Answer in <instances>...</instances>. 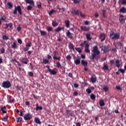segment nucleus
Masks as SVG:
<instances>
[{
  "label": "nucleus",
  "mask_w": 126,
  "mask_h": 126,
  "mask_svg": "<svg viewBox=\"0 0 126 126\" xmlns=\"http://www.w3.org/2000/svg\"><path fill=\"white\" fill-rule=\"evenodd\" d=\"M93 54L92 56H90V60L92 61L94 60H100V51L98 50V46H94L93 47V50L92 51Z\"/></svg>",
  "instance_id": "obj_1"
},
{
  "label": "nucleus",
  "mask_w": 126,
  "mask_h": 126,
  "mask_svg": "<svg viewBox=\"0 0 126 126\" xmlns=\"http://www.w3.org/2000/svg\"><path fill=\"white\" fill-rule=\"evenodd\" d=\"M110 37L112 40H119L120 37V33H115V32L111 31L110 33Z\"/></svg>",
  "instance_id": "obj_2"
},
{
  "label": "nucleus",
  "mask_w": 126,
  "mask_h": 126,
  "mask_svg": "<svg viewBox=\"0 0 126 126\" xmlns=\"http://www.w3.org/2000/svg\"><path fill=\"white\" fill-rule=\"evenodd\" d=\"M2 86L3 88H5L6 89H8L11 87V84L9 81H3L2 83Z\"/></svg>",
  "instance_id": "obj_3"
},
{
  "label": "nucleus",
  "mask_w": 126,
  "mask_h": 126,
  "mask_svg": "<svg viewBox=\"0 0 126 126\" xmlns=\"http://www.w3.org/2000/svg\"><path fill=\"white\" fill-rule=\"evenodd\" d=\"M17 11L19 12L20 15H22V12L21 11V7L18 5L17 6H15L14 10L13 12L14 14H17Z\"/></svg>",
  "instance_id": "obj_4"
},
{
  "label": "nucleus",
  "mask_w": 126,
  "mask_h": 126,
  "mask_svg": "<svg viewBox=\"0 0 126 126\" xmlns=\"http://www.w3.org/2000/svg\"><path fill=\"white\" fill-rule=\"evenodd\" d=\"M54 56L53 60H56L57 61H61V56H59V52L57 51H54L53 52Z\"/></svg>",
  "instance_id": "obj_5"
},
{
  "label": "nucleus",
  "mask_w": 126,
  "mask_h": 126,
  "mask_svg": "<svg viewBox=\"0 0 126 126\" xmlns=\"http://www.w3.org/2000/svg\"><path fill=\"white\" fill-rule=\"evenodd\" d=\"M100 48L101 49V51H103V54H106L110 52V50H109V47L107 46H101L100 47Z\"/></svg>",
  "instance_id": "obj_6"
},
{
  "label": "nucleus",
  "mask_w": 126,
  "mask_h": 126,
  "mask_svg": "<svg viewBox=\"0 0 126 126\" xmlns=\"http://www.w3.org/2000/svg\"><path fill=\"white\" fill-rule=\"evenodd\" d=\"M48 71L50 75H56L58 72V69L56 68L53 69H50Z\"/></svg>",
  "instance_id": "obj_7"
},
{
  "label": "nucleus",
  "mask_w": 126,
  "mask_h": 126,
  "mask_svg": "<svg viewBox=\"0 0 126 126\" xmlns=\"http://www.w3.org/2000/svg\"><path fill=\"white\" fill-rule=\"evenodd\" d=\"M114 45L116 49H122V46H123L122 42H115Z\"/></svg>",
  "instance_id": "obj_8"
},
{
  "label": "nucleus",
  "mask_w": 126,
  "mask_h": 126,
  "mask_svg": "<svg viewBox=\"0 0 126 126\" xmlns=\"http://www.w3.org/2000/svg\"><path fill=\"white\" fill-rule=\"evenodd\" d=\"M32 118V116H31V115L29 113L25 114L24 116V119L25 120V121H30Z\"/></svg>",
  "instance_id": "obj_9"
},
{
  "label": "nucleus",
  "mask_w": 126,
  "mask_h": 126,
  "mask_svg": "<svg viewBox=\"0 0 126 126\" xmlns=\"http://www.w3.org/2000/svg\"><path fill=\"white\" fill-rule=\"evenodd\" d=\"M119 21L121 24H125L126 23V19H125V17L123 15H120L119 18Z\"/></svg>",
  "instance_id": "obj_10"
},
{
  "label": "nucleus",
  "mask_w": 126,
  "mask_h": 126,
  "mask_svg": "<svg viewBox=\"0 0 126 126\" xmlns=\"http://www.w3.org/2000/svg\"><path fill=\"white\" fill-rule=\"evenodd\" d=\"M71 13L73 15L79 16V14L80 13V10L79 9L74 10L73 11H71Z\"/></svg>",
  "instance_id": "obj_11"
},
{
  "label": "nucleus",
  "mask_w": 126,
  "mask_h": 126,
  "mask_svg": "<svg viewBox=\"0 0 126 126\" xmlns=\"http://www.w3.org/2000/svg\"><path fill=\"white\" fill-rule=\"evenodd\" d=\"M80 60H81V58L77 56L76 59L74 60V63H75L76 65L80 64Z\"/></svg>",
  "instance_id": "obj_12"
},
{
  "label": "nucleus",
  "mask_w": 126,
  "mask_h": 126,
  "mask_svg": "<svg viewBox=\"0 0 126 126\" xmlns=\"http://www.w3.org/2000/svg\"><path fill=\"white\" fill-rule=\"evenodd\" d=\"M66 35L68 37V38H69V39H72L73 38V36H74L73 33H71L69 30L67 31L66 32Z\"/></svg>",
  "instance_id": "obj_13"
},
{
  "label": "nucleus",
  "mask_w": 126,
  "mask_h": 126,
  "mask_svg": "<svg viewBox=\"0 0 126 126\" xmlns=\"http://www.w3.org/2000/svg\"><path fill=\"white\" fill-rule=\"evenodd\" d=\"M31 42H28L26 45V47L24 48V52H27L29 49H30V47H31Z\"/></svg>",
  "instance_id": "obj_14"
},
{
  "label": "nucleus",
  "mask_w": 126,
  "mask_h": 126,
  "mask_svg": "<svg viewBox=\"0 0 126 126\" xmlns=\"http://www.w3.org/2000/svg\"><path fill=\"white\" fill-rule=\"evenodd\" d=\"M80 29L82 31H89V30H90V28L88 27H86L85 26H81L80 27Z\"/></svg>",
  "instance_id": "obj_15"
},
{
  "label": "nucleus",
  "mask_w": 126,
  "mask_h": 126,
  "mask_svg": "<svg viewBox=\"0 0 126 126\" xmlns=\"http://www.w3.org/2000/svg\"><path fill=\"white\" fill-rule=\"evenodd\" d=\"M99 39L101 40V42L105 41V39H106V35L104 33H100L99 36Z\"/></svg>",
  "instance_id": "obj_16"
},
{
  "label": "nucleus",
  "mask_w": 126,
  "mask_h": 126,
  "mask_svg": "<svg viewBox=\"0 0 126 126\" xmlns=\"http://www.w3.org/2000/svg\"><path fill=\"white\" fill-rule=\"evenodd\" d=\"M85 52L87 54H90V50H89V43H87L85 46Z\"/></svg>",
  "instance_id": "obj_17"
},
{
  "label": "nucleus",
  "mask_w": 126,
  "mask_h": 126,
  "mask_svg": "<svg viewBox=\"0 0 126 126\" xmlns=\"http://www.w3.org/2000/svg\"><path fill=\"white\" fill-rule=\"evenodd\" d=\"M21 62L25 64H27L28 63V59L27 58H22Z\"/></svg>",
  "instance_id": "obj_18"
},
{
  "label": "nucleus",
  "mask_w": 126,
  "mask_h": 126,
  "mask_svg": "<svg viewBox=\"0 0 126 126\" xmlns=\"http://www.w3.org/2000/svg\"><path fill=\"white\" fill-rule=\"evenodd\" d=\"M35 106L36 112H38V111H42V110H43V107H42V106H39V103H36Z\"/></svg>",
  "instance_id": "obj_19"
},
{
  "label": "nucleus",
  "mask_w": 126,
  "mask_h": 126,
  "mask_svg": "<svg viewBox=\"0 0 126 126\" xmlns=\"http://www.w3.org/2000/svg\"><path fill=\"white\" fill-rule=\"evenodd\" d=\"M81 64L82 65H83L84 67H86L87 65H88V63L87 61H85L84 60L81 61Z\"/></svg>",
  "instance_id": "obj_20"
},
{
  "label": "nucleus",
  "mask_w": 126,
  "mask_h": 126,
  "mask_svg": "<svg viewBox=\"0 0 126 126\" xmlns=\"http://www.w3.org/2000/svg\"><path fill=\"white\" fill-rule=\"evenodd\" d=\"M115 63L116 67L120 68V66H121V61L119 60H117L115 62Z\"/></svg>",
  "instance_id": "obj_21"
},
{
  "label": "nucleus",
  "mask_w": 126,
  "mask_h": 126,
  "mask_svg": "<svg viewBox=\"0 0 126 126\" xmlns=\"http://www.w3.org/2000/svg\"><path fill=\"white\" fill-rule=\"evenodd\" d=\"M14 101H15V99H14V98L12 97V96H11V95H9V103H10V104H12V103H13V102H14Z\"/></svg>",
  "instance_id": "obj_22"
},
{
  "label": "nucleus",
  "mask_w": 126,
  "mask_h": 126,
  "mask_svg": "<svg viewBox=\"0 0 126 126\" xmlns=\"http://www.w3.org/2000/svg\"><path fill=\"white\" fill-rule=\"evenodd\" d=\"M0 108V111H1L2 113L3 114H6L7 112L5 111V110H6V107L4 106L3 107H1Z\"/></svg>",
  "instance_id": "obj_23"
},
{
  "label": "nucleus",
  "mask_w": 126,
  "mask_h": 126,
  "mask_svg": "<svg viewBox=\"0 0 126 126\" xmlns=\"http://www.w3.org/2000/svg\"><path fill=\"white\" fill-rule=\"evenodd\" d=\"M11 48L12 49H17V43L15 41H14L11 44Z\"/></svg>",
  "instance_id": "obj_24"
},
{
  "label": "nucleus",
  "mask_w": 126,
  "mask_h": 126,
  "mask_svg": "<svg viewBox=\"0 0 126 126\" xmlns=\"http://www.w3.org/2000/svg\"><path fill=\"white\" fill-rule=\"evenodd\" d=\"M120 12L122 13H126V8L125 7H122L120 9Z\"/></svg>",
  "instance_id": "obj_25"
},
{
  "label": "nucleus",
  "mask_w": 126,
  "mask_h": 126,
  "mask_svg": "<svg viewBox=\"0 0 126 126\" xmlns=\"http://www.w3.org/2000/svg\"><path fill=\"white\" fill-rule=\"evenodd\" d=\"M68 48L69 50L74 51V46H73V44L71 43V42H69Z\"/></svg>",
  "instance_id": "obj_26"
},
{
  "label": "nucleus",
  "mask_w": 126,
  "mask_h": 126,
  "mask_svg": "<svg viewBox=\"0 0 126 126\" xmlns=\"http://www.w3.org/2000/svg\"><path fill=\"white\" fill-rule=\"evenodd\" d=\"M64 23H65V25L66 26V27L67 28H69V26H70V25H69V23H70V22L69 20H66L64 21Z\"/></svg>",
  "instance_id": "obj_27"
},
{
  "label": "nucleus",
  "mask_w": 126,
  "mask_h": 126,
  "mask_svg": "<svg viewBox=\"0 0 126 126\" xmlns=\"http://www.w3.org/2000/svg\"><path fill=\"white\" fill-rule=\"evenodd\" d=\"M26 3H29V4H34V1L33 0H25Z\"/></svg>",
  "instance_id": "obj_28"
},
{
  "label": "nucleus",
  "mask_w": 126,
  "mask_h": 126,
  "mask_svg": "<svg viewBox=\"0 0 126 126\" xmlns=\"http://www.w3.org/2000/svg\"><path fill=\"white\" fill-rule=\"evenodd\" d=\"M109 89V88L108 86H104L102 89V90L104 91V92H108Z\"/></svg>",
  "instance_id": "obj_29"
},
{
  "label": "nucleus",
  "mask_w": 126,
  "mask_h": 126,
  "mask_svg": "<svg viewBox=\"0 0 126 126\" xmlns=\"http://www.w3.org/2000/svg\"><path fill=\"white\" fill-rule=\"evenodd\" d=\"M34 122L36 124H38V125H41V121L38 118H34Z\"/></svg>",
  "instance_id": "obj_30"
},
{
  "label": "nucleus",
  "mask_w": 126,
  "mask_h": 126,
  "mask_svg": "<svg viewBox=\"0 0 126 126\" xmlns=\"http://www.w3.org/2000/svg\"><path fill=\"white\" fill-rule=\"evenodd\" d=\"M99 106H100V107H103V106H105V102L104 101V99H101L99 100Z\"/></svg>",
  "instance_id": "obj_31"
},
{
  "label": "nucleus",
  "mask_w": 126,
  "mask_h": 126,
  "mask_svg": "<svg viewBox=\"0 0 126 126\" xmlns=\"http://www.w3.org/2000/svg\"><path fill=\"white\" fill-rule=\"evenodd\" d=\"M57 11L56 10L52 9L50 11H48V14L49 15H52L54 13H56Z\"/></svg>",
  "instance_id": "obj_32"
},
{
  "label": "nucleus",
  "mask_w": 126,
  "mask_h": 126,
  "mask_svg": "<svg viewBox=\"0 0 126 126\" xmlns=\"http://www.w3.org/2000/svg\"><path fill=\"white\" fill-rule=\"evenodd\" d=\"M88 44L87 41L86 40L84 41V42H81L80 44V46H81V48H83L84 47V45L86 46V44Z\"/></svg>",
  "instance_id": "obj_33"
},
{
  "label": "nucleus",
  "mask_w": 126,
  "mask_h": 126,
  "mask_svg": "<svg viewBox=\"0 0 126 126\" xmlns=\"http://www.w3.org/2000/svg\"><path fill=\"white\" fill-rule=\"evenodd\" d=\"M91 34H90V33H86V37L87 39L88 40H89V41H91Z\"/></svg>",
  "instance_id": "obj_34"
},
{
  "label": "nucleus",
  "mask_w": 126,
  "mask_h": 126,
  "mask_svg": "<svg viewBox=\"0 0 126 126\" xmlns=\"http://www.w3.org/2000/svg\"><path fill=\"white\" fill-rule=\"evenodd\" d=\"M58 25H59V23H58V22H57V21H53L52 22V26L53 27H56V26H58Z\"/></svg>",
  "instance_id": "obj_35"
},
{
  "label": "nucleus",
  "mask_w": 126,
  "mask_h": 126,
  "mask_svg": "<svg viewBox=\"0 0 126 126\" xmlns=\"http://www.w3.org/2000/svg\"><path fill=\"white\" fill-rule=\"evenodd\" d=\"M40 33L41 36H46V35H47V32H45L44 31L40 30Z\"/></svg>",
  "instance_id": "obj_36"
},
{
  "label": "nucleus",
  "mask_w": 126,
  "mask_h": 126,
  "mask_svg": "<svg viewBox=\"0 0 126 126\" xmlns=\"http://www.w3.org/2000/svg\"><path fill=\"white\" fill-rule=\"evenodd\" d=\"M1 120L3 122H7V120H8V116H6L5 117H3L1 118Z\"/></svg>",
  "instance_id": "obj_37"
},
{
  "label": "nucleus",
  "mask_w": 126,
  "mask_h": 126,
  "mask_svg": "<svg viewBox=\"0 0 126 126\" xmlns=\"http://www.w3.org/2000/svg\"><path fill=\"white\" fill-rule=\"evenodd\" d=\"M96 78H94V77L92 76L90 80L91 81V82H92L93 83H95V82H96Z\"/></svg>",
  "instance_id": "obj_38"
},
{
  "label": "nucleus",
  "mask_w": 126,
  "mask_h": 126,
  "mask_svg": "<svg viewBox=\"0 0 126 126\" xmlns=\"http://www.w3.org/2000/svg\"><path fill=\"white\" fill-rule=\"evenodd\" d=\"M6 17L5 15L1 16L0 17V20H2L3 21H5V22H6Z\"/></svg>",
  "instance_id": "obj_39"
},
{
  "label": "nucleus",
  "mask_w": 126,
  "mask_h": 126,
  "mask_svg": "<svg viewBox=\"0 0 126 126\" xmlns=\"http://www.w3.org/2000/svg\"><path fill=\"white\" fill-rule=\"evenodd\" d=\"M47 31L48 32H53V27H47Z\"/></svg>",
  "instance_id": "obj_40"
},
{
  "label": "nucleus",
  "mask_w": 126,
  "mask_h": 126,
  "mask_svg": "<svg viewBox=\"0 0 126 126\" xmlns=\"http://www.w3.org/2000/svg\"><path fill=\"white\" fill-rule=\"evenodd\" d=\"M90 98L92 100H95L96 99V96L94 95L93 94H90Z\"/></svg>",
  "instance_id": "obj_41"
},
{
  "label": "nucleus",
  "mask_w": 126,
  "mask_h": 126,
  "mask_svg": "<svg viewBox=\"0 0 126 126\" xmlns=\"http://www.w3.org/2000/svg\"><path fill=\"white\" fill-rule=\"evenodd\" d=\"M103 69L104 70H108L109 68L108 67V65L105 64V63L103 64Z\"/></svg>",
  "instance_id": "obj_42"
},
{
  "label": "nucleus",
  "mask_w": 126,
  "mask_h": 126,
  "mask_svg": "<svg viewBox=\"0 0 126 126\" xmlns=\"http://www.w3.org/2000/svg\"><path fill=\"white\" fill-rule=\"evenodd\" d=\"M42 63H44V64H47V63H49V60L44 59L43 60V62H42Z\"/></svg>",
  "instance_id": "obj_43"
},
{
  "label": "nucleus",
  "mask_w": 126,
  "mask_h": 126,
  "mask_svg": "<svg viewBox=\"0 0 126 126\" xmlns=\"http://www.w3.org/2000/svg\"><path fill=\"white\" fill-rule=\"evenodd\" d=\"M102 17H103V18H106V10H102Z\"/></svg>",
  "instance_id": "obj_44"
},
{
  "label": "nucleus",
  "mask_w": 126,
  "mask_h": 126,
  "mask_svg": "<svg viewBox=\"0 0 126 126\" xmlns=\"http://www.w3.org/2000/svg\"><path fill=\"white\" fill-rule=\"evenodd\" d=\"M7 5H8V8H9V9L12 8V4H11V3L8 2L7 3Z\"/></svg>",
  "instance_id": "obj_45"
},
{
  "label": "nucleus",
  "mask_w": 126,
  "mask_h": 126,
  "mask_svg": "<svg viewBox=\"0 0 126 126\" xmlns=\"http://www.w3.org/2000/svg\"><path fill=\"white\" fill-rule=\"evenodd\" d=\"M65 112H66V114H67V115H70V114L72 113V111H71V110H69L68 109H66L65 110Z\"/></svg>",
  "instance_id": "obj_46"
},
{
  "label": "nucleus",
  "mask_w": 126,
  "mask_h": 126,
  "mask_svg": "<svg viewBox=\"0 0 126 126\" xmlns=\"http://www.w3.org/2000/svg\"><path fill=\"white\" fill-rule=\"evenodd\" d=\"M80 15L82 18H85L86 17V15L85 14H83L82 12L80 11Z\"/></svg>",
  "instance_id": "obj_47"
},
{
  "label": "nucleus",
  "mask_w": 126,
  "mask_h": 126,
  "mask_svg": "<svg viewBox=\"0 0 126 126\" xmlns=\"http://www.w3.org/2000/svg\"><path fill=\"white\" fill-rule=\"evenodd\" d=\"M56 66L58 68H60V67H61V66H62V64H61V63H60V62H57V63H56Z\"/></svg>",
  "instance_id": "obj_48"
},
{
  "label": "nucleus",
  "mask_w": 126,
  "mask_h": 126,
  "mask_svg": "<svg viewBox=\"0 0 126 126\" xmlns=\"http://www.w3.org/2000/svg\"><path fill=\"white\" fill-rule=\"evenodd\" d=\"M62 31V29H61V27H58L55 30V32H60V31Z\"/></svg>",
  "instance_id": "obj_49"
},
{
  "label": "nucleus",
  "mask_w": 126,
  "mask_h": 126,
  "mask_svg": "<svg viewBox=\"0 0 126 126\" xmlns=\"http://www.w3.org/2000/svg\"><path fill=\"white\" fill-rule=\"evenodd\" d=\"M76 51H77V52H78V53H79V54H80V53H81L82 52V50H81V48H75Z\"/></svg>",
  "instance_id": "obj_50"
},
{
  "label": "nucleus",
  "mask_w": 126,
  "mask_h": 126,
  "mask_svg": "<svg viewBox=\"0 0 126 126\" xmlns=\"http://www.w3.org/2000/svg\"><path fill=\"white\" fill-rule=\"evenodd\" d=\"M17 90H19V91H21L22 92H23L24 90L21 87L17 86Z\"/></svg>",
  "instance_id": "obj_51"
},
{
  "label": "nucleus",
  "mask_w": 126,
  "mask_h": 126,
  "mask_svg": "<svg viewBox=\"0 0 126 126\" xmlns=\"http://www.w3.org/2000/svg\"><path fill=\"white\" fill-rule=\"evenodd\" d=\"M37 5L38 8H42V5H41V2H37Z\"/></svg>",
  "instance_id": "obj_52"
},
{
  "label": "nucleus",
  "mask_w": 126,
  "mask_h": 126,
  "mask_svg": "<svg viewBox=\"0 0 126 126\" xmlns=\"http://www.w3.org/2000/svg\"><path fill=\"white\" fill-rule=\"evenodd\" d=\"M17 123H19L20 122H21L22 121V118L20 117H17Z\"/></svg>",
  "instance_id": "obj_53"
},
{
  "label": "nucleus",
  "mask_w": 126,
  "mask_h": 126,
  "mask_svg": "<svg viewBox=\"0 0 126 126\" xmlns=\"http://www.w3.org/2000/svg\"><path fill=\"white\" fill-rule=\"evenodd\" d=\"M120 1L121 2L122 4L123 5H126V0H120Z\"/></svg>",
  "instance_id": "obj_54"
},
{
  "label": "nucleus",
  "mask_w": 126,
  "mask_h": 126,
  "mask_svg": "<svg viewBox=\"0 0 126 126\" xmlns=\"http://www.w3.org/2000/svg\"><path fill=\"white\" fill-rule=\"evenodd\" d=\"M86 92H87V93L88 94H91V93L92 92L91 91V90L90 89H89V88L87 89L86 90Z\"/></svg>",
  "instance_id": "obj_55"
},
{
  "label": "nucleus",
  "mask_w": 126,
  "mask_h": 126,
  "mask_svg": "<svg viewBox=\"0 0 126 126\" xmlns=\"http://www.w3.org/2000/svg\"><path fill=\"white\" fill-rule=\"evenodd\" d=\"M2 38L3 40H8V36H6V35H3Z\"/></svg>",
  "instance_id": "obj_56"
},
{
  "label": "nucleus",
  "mask_w": 126,
  "mask_h": 126,
  "mask_svg": "<svg viewBox=\"0 0 126 126\" xmlns=\"http://www.w3.org/2000/svg\"><path fill=\"white\" fill-rule=\"evenodd\" d=\"M74 3L77 4L80 2L81 0H73Z\"/></svg>",
  "instance_id": "obj_57"
},
{
  "label": "nucleus",
  "mask_w": 126,
  "mask_h": 126,
  "mask_svg": "<svg viewBox=\"0 0 126 126\" xmlns=\"http://www.w3.org/2000/svg\"><path fill=\"white\" fill-rule=\"evenodd\" d=\"M119 70L120 72H122V73H125V72H126V70L124 69L120 68Z\"/></svg>",
  "instance_id": "obj_58"
},
{
  "label": "nucleus",
  "mask_w": 126,
  "mask_h": 126,
  "mask_svg": "<svg viewBox=\"0 0 126 126\" xmlns=\"http://www.w3.org/2000/svg\"><path fill=\"white\" fill-rule=\"evenodd\" d=\"M70 117H73V118H75L76 119V116H75V115H74V113H73V112H72V113L70 114Z\"/></svg>",
  "instance_id": "obj_59"
},
{
  "label": "nucleus",
  "mask_w": 126,
  "mask_h": 126,
  "mask_svg": "<svg viewBox=\"0 0 126 126\" xmlns=\"http://www.w3.org/2000/svg\"><path fill=\"white\" fill-rule=\"evenodd\" d=\"M5 52V50L4 48H2L0 49V53L1 54H4V52Z\"/></svg>",
  "instance_id": "obj_60"
},
{
  "label": "nucleus",
  "mask_w": 126,
  "mask_h": 126,
  "mask_svg": "<svg viewBox=\"0 0 126 126\" xmlns=\"http://www.w3.org/2000/svg\"><path fill=\"white\" fill-rule=\"evenodd\" d=\"M27 9H28V10H31L32 9V6L31 5L28 6Z\"/></svg>",
  "instance_id": "obj_61"
},
{
  "label": "nucleus",
  "mask_w": 126,
  "mask_h": 126,
  "mask_svg": "<svg viewBox=\"0 0 126 126\" xmlns=\"http://www.w3.org/2000/svg\"><path fill=\"white\" fill-rule=\"evenodd\" d=\"M12 26H13L12 23H10L8 24V28L9 27L10 29L12 28Z\"/></svg>",
  "instance_id": "obj_62"
},
{
  "label": "nucleus",
  "mask_w": 126,
  "mask_h": 126,
  "mask_svg": "<svg viewBox=\"0 0 126 126\" xmlns=\"http://www.w3.org/2000/svg\"><path fill=\"white\" fill-rule=\"evenodd\" d=\"M84 23H85V25H90V22H89L88 21H86Z\"/></svg>",
  "instance_id": "obj_63"
},
{
  "label": "nucleus",
  "mask_w": 126,
  "mask_h": 126,
  "mask_svg": "<svg viewBox=\"0 0 126 126\" xmlns=\"http://www.w3.org/2000/svg\"><path fill=\"white\" fill-rule=\"evenodd\" d=\"M112 51L114 53H117L118 52V51L117 50V48H112Z\"/></svg>",
  "instance_id": "obj_64"
}]
</instances>
